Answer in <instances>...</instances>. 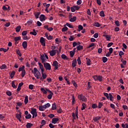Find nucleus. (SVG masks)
Returning <instances> with one entry per match:
<instances>
[{"label":"nucleus","mask_w":128,"mask_h":128,"mask_svg":"<svg viewBox=\"0 0 128 128\" xmlns=\"http://www.w3.org/2000/svg\"><path fill=\"white\" fill-rule=\"evenodd\" d=\"M32 72L34 74L35 78H36L37 80H39V78H40V76H42L40 72V71L38 70V68H34V70H32Z\"/></svg>","instance_id":"nucleus-1"},{"label":"nucleus","mask_w":128,"mask_h":128,"mask_svg":"<svg viewBox=\"0 0 128 128\" xmlns=\"http://www.w3.org/2000/svg\"><path fill=\"white\" fill-rule=\"evenodd\" d=\"M93 78L94 80H99V82H102V76H93Z\"/></svg>","instance_id":"nucleus-2"},{"label":"nucleus","mask_w":128,"mask_h":128,"mask_svg":"<svg viewBox=\"0 0 128 128\" xmlns=\"http://www.w3.org/2000/svg\"><path fill=\"white\" fill-rule=\"evenodd\" d=\"M44 67L46 70H52V66H50V64L48 62L44 63Z\"/></svg>","instance_id":"nucleus-3"},{"label":"nucleus","mask_w":128,"mask_h":128,"mask_svg":"<svg viewBox=\"0 0 128 128\" xmlns=\"http://www.w3.org/2000/svg\"><path fill=\"white\" fill-rule=\"evenodd\" d=\"M40 42L44 46H46V40L44 37H41L40 38Z\"/></svg>","instance_id":"nucleus-4"},{"label":"nucleus","mask_w":128,"mask_h":128,"mask_svg":"<svg viewBox=\"0 0 128 128\" xmlns=\"http://www.w3.org/2000/svg\"><path fill=\"white\" fill-rule=\"evenodd\" d=\"M58 61L54 60L53 62L52 66H54V70H58Z\"/></svg>","instance_id":"nucleus-5"},{"label":"nucleus","mask_w":128,"mask_h":128,"mask_svg":"<svg viewBox=\"0 0 128 128\" xmlns=\"http://www.w3.org/2000/svg\"><path fill=\"white\" fill-rule=\"evenodd\" d=\"M40 22H44L46 20V17L44 14H41L39 17Z\"/></svg>","instance_id":"nucleus-6"},{"label":"nucleus","mask_w":128,"mask_h":128,"mask_svg":"<svg viewBox=\"0 0 128 128\" xmlns=\"http://www.w3.org/2000/svg\"><path fill=\"white\" fill-rule=\"evenodd\" d=\"M42 76H40V80L43 82L44 81V80H46V73H42Z\"/></svg>","instance_id":"nucleus-7"},{"label":"nucleus","mask_w":128,"mask_h":128,"mask_svg":"<svg viewBox=\"0 0 128 128\" xmlns=\"http://www.w3.org/2000/svg\"><path fill=\"white\" fill-rule=\"evenodd\" d=\"M30 114H36V116H38V113L36 112V109L35 108H32L31 109V112H30Z\"/></svg>","instance_id":"nucleus-8"},{"label":"nucleus","mask_w":128,"mask_h":128,"mask_svg":"<svg viewBox=\"0 0 128 128\" xmlns=\"http://www.w3.org/2000/svg\"><path fill=\"white\" fill-rule=\"evenodd\" d=\"M78 107H77L76 112V114H74V113L73 112L72 114V116L74 118H75L76 116L77 118H78Z\"/></svg>","instance_id":"nucleus-9"},{"label":"nucleus","mask_w":128,"mask_h":128,"mask_svg":"<svg viewBox=\"0 0 128 128\" xmlns=\"http://www.w3.org/2000/svg\"><path fill=\"white\" fill-rule=\"evenodd\" d=\"M49 53L50 54V56H56V50H52L49 52Z\"/></svg>","instance_id":"nucleus-10"},{"label":"nucleus","mask_w":128,"mask_h":128,"mask_svg":"<svg viewBox=\"0 0 128 128\" xmlns=\"http://www.w3.org/2000/svg\"><path fill=\"white\" fill-rule=\"evenodd\" d=\"M22 86H24V82H21L19 83L18 88H17L18 92H20V90H22L21 88H22Z\"/></svg>","instance_id":"nucleus-11"},{"label":"nucleus","mask_w":128,"mask_h":128,"mask_svg":"<svg viewBox=\"0 0 128 128\" xmlns=\"http://www.w3.org/2000/svg\"><path fill=\"white\" fill-rule=\"evenodd\" d=\"M103 36H104L106 38V40H110V35L104 34Z\"/></svg>","instance_id":"nucleus-12"},{"label":"nucleus","mask_w":128,"mask_h":128,"mask_svg":"<svg viewBox=\"0 0 128 128\" xmlns=\"http://www.w3.org/2000/svg\"><path fill=\"white\" fill-rule=\"evenodd\" d=\"M22 46H23L24 48H28V42L24 41L22 43Z\"/></svg>","instance_id":"nucleus-13"},{"label":"nucleus","mask_w":128,"mask_h":128,"mask_svg":"<svg viewBox=\"0 0 128 128\" xmlns=\"http://www.w3.org/2000/svg\"><path fill=\"white\" fill-rule=\"evenodd\" d=\"M59 120L58 118H53L52 120V123L56 124L57 122H58Z\"/></svg>","instance_id":"nucleus-14"},{"label":"nucleus","mask_w":128,"mask_h":128,"mask_svg":"<svg viewBox=\"0 0 128 128\" xmlns=\"http://www.w3.org/2000/svg\"><path fill=\"white\" fill-rule=\"evenodd\" d=\"M24 102L25 104H28V96H25Z\"/></svg>","instance_id":"nucleus-15"},{"label":"nucleus","mask_w":128,"mask_h":128,"mask_svg":"<svg viewBox=\"0 0 128 128\" xmlns=\"http://www.w3.org/2000/svg\"><path fill=\"white\" fill-rule=\"evenodd\" d=\"M30 34H32V36H36V29H33L32 32H30Z\"/></svg>","instance_id":"nucleus-16"},{"label":"nucleus","mask_w":128,"mask_h":128,"mask_svg":"<svg viewBox=\"0 0 128 128\" xmlns=\"http://www.w3.org/2000/svg\"><path fill=\"white\" fill-rule=\"evenodd\" d=\"M44 110H46V108H44V106H39V110H40L41 112H44Z\"/></svg>","instance_id":"nucleus-17"},{"label":"nucleus","mask_w":128,"mask_h":128,"mask_svg":"<svg viewBox=\"0 0 128 128\" xmlns=\"http://www.w3.org/2000/svg\"><path fill=\"white\" fill-rule=\"evenodd\" d=\"M52 110H56V103L52 104Z\"/></svg>","instance_id":"nucleus-18"},{"label":"nucleus","mask_w":128,"mask_h":128,"mask_svg":"<svg viewBox=\"0 0 128 128\" xmlns=\"http://www.w3.org/2000/svg\"><path fill=\"white\" fill-rule=\"evenodd\" d=\"M40 90L42 92H43V94H48L46 88L44 89V88H41Z\"/></svg>","instance_id":"nucleus-19"},{"label":"nucleus","mask_w":128,"mask_h":128,"mask_svg":"<svg viewBox=\"0 0 128 128\" xmlns=\"http://www.w3.org/2000/svg\"><path fill=\"white\" fill-rule=\"evenodd\" d=\"M76 66V60H74L72 62V68H74Z\"/></svg>","instance_id":"nucleus-20"},{"label":"nucleus","mask_w":128,"mask_h":128,"mask_svg":"<svg viewBox=\"0 0 128 128\" xmlns=\"http://www.w3.org/2000/svg\"><path fill=\"white\" fill-rule=\"evenodd\" d=\"M100 119V116H94L93 118V120L94 122H98V120Z\"/></svg>","instance_id":"nucleus-21"},{"label":"nucleus","mask_w":128,"mask_h":128,"mask_svg":"<svg viewBox=\"0 0 128 128\" xmlns=\"http://www.w3.org/2000/svg\"><path fill=\"white\" fill-rule=\"evenodd\" d=\"M108 98L111 102H112V100H112L114 98V96H112V94L110 93L109 94Z\"/></svg>","instance_id":"nucleus-22"},{"label":"nucleus","mask_w":128,"mask_h":128,"mask_svg":"<svg viewBox=\"0 0 128 128\" xmlns=\"http://www.w3.org/2000/svg\"><path fill=\"white\" fill-rule=\"evenodd\" d=\"M76 16H74L70 20V22H76Z\"/></svg>","instance_id":"nucleus-23"},{"label":"nucleus","mask_w":128,"mask_h":128,"mask_svg":"<svg viewBox=\"0 0 128 128\" xmlns=\"http://www.w3.org/2000/svg\"><path fill=\"white\" fill-rule=\"evenodd\" d=\"M20 28H22V27L20 26H18L16 28V32H20Z\"/></svg>","instance_id":"nucleus-24"},{"label":"nucleus","mask_w":128,"mask_h":128,"mask_svg":"<svg viewBox=\"0 0 128 128\" xmlns=\"http://www.w3.org/2000/svg\"><path fill=\"white\" fill-rule=\"evenodd\" d=\"M40 14V12H36L34 14V16L36 18H38V16Z\"/></svg>","instance_id":"nucleus-25"},{"label":"nucleus","mask_w":128,"mask_h":128,"mask_svg":"<svg viewBox=\"0 0 128 128\" xmlns=\"http://www.w3.org/2000/svg\"><path fill=\"white\" fill-rule=\"evenodd\" d=\"M80 98L82 102H86V98L83 95H80Z\"/></svg>","instance_id":"nucleus-26"},{"label":"nucleus","mask_w":128,"mask_h":128,"mask_svg":"<svg viewBox=\"0 0 128 128\" xmlns=\"http://www.w3.org/2000/svg\"><path fill=\"white\" fill-rule=\"evenodd\" d=\"M44 106L46 110V108H48L50 106V103H47L46 104L44 105Z\"/></svg>","instance_id":"nucleus-27"},{"label":"nucleus","mask_w":128,"mask_h":128,"mask_svg":"<svg viewBox=\"0 0 128 128\" xmlns=\"http://www.w3.org/2000/svg\"><path fill=\"white\" fill-rule=\"evenodd\" d=\"M100 16L104 17V10H102L100 12Z\"/></svg>","instance_id":"nucleus-28"},{"label":"nucleus","mask_w":128,"mask_h":128,"mask_svg":"<svg viewBox=\"0 0 128 128\" xmlns=\"http://www.w3.org/2000/svg\"><path fill=\"white\" fill-rule=\"evenodd\" d=\"M102 60L103 62H104V64L108 62V58L105 56L102 57Z\"/></svg>","instance_id":"nucleus-29"},{"label":"nucleus","mask_w":128,"mask_h":128,"mask_svg":"<svg viewBox=\"0 0 128 128\" xmlns=\"http://www.w3.org/2000/svg\"><path fill=\"white\" fill-rule=\"evenodd\" d=\"M14 74H16V72L12 71L10 75L11 78H12L14 76Z\"/></svg>","instance_id":"nucleus-30"},{"label":"nucleus","mask_w":128,"mask_h":128,"mask_svg":"<svg viewBox=\"0 0 128 128\" xmlns=\"http://www.w3.org/2000/svg\"><path fill=\"white\" fill-rule=\"evenodd\" d=\"M33 124L32 123H27V124H26V127L27 128H30L31 126H32Z\"/></svg>","instance_id":"nucleus-31"},{"label":"nucleus","mask_w":128,"mask_h":128,"mask_svg":"<svg viewBox=\"0 0 128 128\" xmlns=\"http://www.w3.org/2000/svg\"><path fill=\"white\" fill-rule=\"evenodd\" d=\"M0 70H4V68H6V65L5 64H2V66H0Z\"/></svg>","instance_id":"nucleus-32"},{"label":"nucleus","mask_w":128,"mask_h":128,"mask_svg":"<svg viewBox=\"0 0 128 128\" xmlns=\"http://www.w3.org/2000/svg\"><path fill=\"white\" fill-rule=\"evenodd\" d=\"M52 96H54V93H53V94H48V96H47V98L48 100H52Z\"/></svg>","instance_id":"nucleus-33"},{"label":"nucleus","mask_w":128,"mask_h":128,"mask_svg":"<svg viewBox=\"0 0 128 128\" xmlns=\"http://www.w3.org/2000/svg\"><path fill=\"white\" fill-rule=\"evenodd\" d=\"M94 26H96V28H100V23L98 22H95L94 24Z\"/></svg>","instance_id":"nucleus-34"},{"label":"nucleus","mask_w":128,"mask_h":128,"mask_svg":"<svg viewBox=\"0 0 128 128\" xmlns=\"http://www.w3.org/2000/svg\"><path fill=\"white\" fill-rule=\"evenodd\" d=\"M16 116L17 119H20V118H22V114H20V113L19 114H16Z\"/></svg>","instance_id":"nucleus-35"},{"label":"nucleus","mask_w":128,"mask_h":128,"mask_svg":"<svg viewBox=\"0 0 128 128\" xmlns=\"http://www.w3.org/2000/svg\"><path fill=\"white\" fill-rule=\"evenodd\" d=\"M43 6H46V8H50V4H46V2H44L43 4Z\"/></svg>","instance_id":"nucleus-36"},{"label":"nucleus","mask_w":128,"mask_h":128,"mask_svg":"<svg viewBox=\"0 0 128 128\" xmlns=\"http://www.w3.org/2000/svg\"><path fill=\"white\" fill-rule=\"evenodd\" d=\"M62 58H63L64 60H66L68 58V56H66L64 54H62L61 56Z\"/></svg>","instance_id":"nucleus-37"},{"label":"nucleus","mask_w":128,"mask_h":128,"mask_svg":"<svg viewBox=\"0 0 128 128\" xmlns=\"http://www.w3.org/2000/svg\"><path fill=\"white\" fill-rule=\"evenodd\" d=\"M66 26L70 28H74V26H72V25H70V24L68 23H66Z\"/></svg>","instance_id":"nucleus-38"},{"label":"nucleus","mask_w":128,"mask_h":128,"mask_svg":"<svg viewBox=\"0 0 128 128\" xmlns=\"http://www.w3.org/2000/svg\"><path fill=\"white\" fill-rule=\"evenodd\" d=\"M15 42H18V40H20V36H16L14 38Z\"/></svg>","instance_id":"nucleus-39"},{"label":"nucleus","mask_w":128,"mask_h":128,"mask_svg":"<svg viewBox=\"0 0 128 128\" xmlns=\"http://www.w3.org/2000/svg\"><path fill=\"white\" fill-rule=\"evenodd\" d=\"M26 120H30L32 118V115L30 114H28V115H26L25 116Z\"/></svg>","instance_id":"nucleus-40"},{"label":"nucleus","mask_w":128,"mask_h":128,"mask_svg":"<svg viewBox=\"0 0 128 128\" xmlns=\"http://www.w3.org/2000/svg\"><path fill=\"white\" fill-rule=\"evenodd\" d=\"M24 76H26V70H22V78H24Z\"/></svg>","instance_id":"nucleus-41"},{"label":"nucleus","mask_w":128,"mask_h":128,"mask_svg":"<svg viewBox=\"0 0 128 128\" xmlns=\"http://www.w3.org/2000/svg\"><path fill=\"white\" fill-rule=\"evenodd\" d=\"M24 70V66H22V67L18 68V72H22Z\"/></svg>","instance_id":"nucleus-42"},{"label":"nucleus","mask_w":128,"mask_h":128,"mask_svg":"<svg viewBox=\"0 0 128 128\" xmlns=\"http://www.w3.org/2000/svg\"><path fill=\"white\" fill-rule=\"evenodd\" d=\"M16 54L19 56H22V53L20 52V51L19 50H16Z\"/></svg>","instance_id":"nucleus-43"},{"label":"nucleus","mask_w":128,"mask_h":128,"mask_svg":"<svg viewBox=\"0 0 128 128\" xmlns=\"http://www.w3.org/2000/svg\"><path fill=\"white\" fill-rule=\"evenodd\" d=\"M87 66H90V59L88 58L86 60Z\"/></svg>","instance_id":"nucleus-44"},{"label":"nucleus","mask_w":128,"mask_h":128,"mask_svg":"<svg viewBox=\"0 0 128 128\" xmlns=\"http://www.w3.org/2000/svg\"><path fill=\"white\" fill-rule=\"evenodd\" d=\"M74 56V52L70 51V58H73Z\"/></svg>","instance_id":"nucleus-45"},{"label":"nucleus","mask_w":128,"mask_h":128,"mask_svg":"<svg viewBox=\"0 0 128 128\" xmlns=\"http://www.w3.org/2000/svg\"><path fill=\"white\" fill-rule=\"evenodd\" d=\"M74 102H76V99L74 98V96H72V105L74 104Z\"/></svg>","instance_id":"nucleus-46"},{"label":"nucleus","mask_w":128,"mask_h":128,"mask_svg":"<svg viewBox=\"0 0 128 128\" xmlns=\"http://www.w3.org/2000/svg\"><path fill=\"white\" fill-rule=\"evenodd\" d=\"M28 34V31L27 30H24L22 32V36H26Z\"/></svg>","instance_id":"nucleus-47"},{"label":"nucleus","mask_w":128,"mask_h":128,"mask_svg":"<svg viewBox=\"0 0 128 128\" xmlns=\"http://www.w3.org/2000/svg\"><path fill=\"white\" fill-rule=\"evenodd\" d=\"M46 122L44 120H42L41 122V124H42V126H44V124H46Z\"/></svg>","instance_id":"nucleus-48"},{"label":"nucleus","mask_w":128,"mask_h":128,"mask_svg":"<svg viewBox=\"0 0 128 128\" xmlns=\"http://www.w3.org/2000/svg\"><path fill=\"white\" fill-rule=\"evenodd\" d=\"M12 86L14 88H16V84H14V81H12Z\"/></svg>","instance_id":"nucleus-49"},{"label":"nucleus","mask_w":128,"mask_h":128,"mask_svg":"<svg viewBox=\"0 0 128 128\" xmlns=\"http://www.w3.org/2000/svg\"><path fill=\"white\" fill-rule=\"evenodd\" d=\"M68 28L66 26H64L62 28V32H66L68 30Z\"/></svg>","instance_id":"nucleus-50"},{"label":"nucleus","mask_w":128,"mask_h":128,"mask_svg":"<svg viewBox=\"0 0 128 128\" xmlns=\"http://www.w3.org/2000/svg\"><path fill=\"white\" fill-rule=\"evenodd\" d=\"M110 106L111 108H113V110H115L116 109V106H114V104H110Z\"/></svg>","instance_id":"nucleus-51"},{"label":"nucleus","mask_w":128,"mask_h":128,"mask_svg":"<svg viewBox=\"0 0 128 128\" xmlns=\"http://www.w3.org/2000/svg\"><path fill=\"white\" fill-rule=\"evenodd\" d=\"M92 108H98V105H96V104H92Z\"/></svg>","instance_id":"nucleus-52"},{"label":"nucleus","mask_w":128,"mask_h":128,"mask_svg":"<svg viewBox=\"0 0 128 128\" xmlns=\"http://www.w3.org/2000/svg\"><path fill=\"white\" fill-rule=\"evenodd\" d=\"M94 38H98V33H96L94 34Z\"/></svg>","instance_id":"nucleus-53"},{"label":"nucleus","mask_w":128,"mask_h":128,"mask_svg":"<svg viewBox=\"0 0 128 128\" xmlns=\"http://www.w3.org/2000/svg\"><path fill=\"white\" fill-rule=\"evenodd\" d=\"M115 24H116L117 26H120V22L118 20L115 21Z\"/></svg>","instance_id":"nucleus-54"},{"label":"nucleus","mask_w":128,"mask_h":128,"mask_svg":"<svg viewBox=\"0 0 128 128\" xmlns=\"http://www.w3.org/2000/svg\"><path fill=\"white\" fill-rule=\"evenodd\" d=\"M112 44H114L113 42H110L108 44L107 46L108 48H110V46H112Z\"/></svg>","instance_id":"nucleus-55"},{"label":"nucleus","mask_w":128,"mask_h":128,"mask_svg":"<svg viewBox=\"0 0 128 128\" xmlns=\"http://www.w3.org/2000/svg\"><path fill=\"white\" fill-rule=\"evenodd\" d=\"M82 110H84V108H86V104L84 103L82 104Z\"/></svg>","instance_id":"nucleus-56"},{"label":"nucleus","mask_w":128,"mask_h":128,"mask_svg":"<svg viewBox=\"0 0 128 128\" xmlns=\"http://www.w3.org/2000/svg\"><path fill=\"white\" fill-rule=\"evenodd\" d=\"M27 24H28V26H30V24H32V20H30L29 21H28Z\"/></svg>","instance_id":"nucleus-57"},{"label":"nucleus","mask_w":128,"mask_h":128,"mask_svg":"<svg viewBox=\"0 0 128 128\" xmlns=\"http://www.w3.org/2000/svg\"><path fill=\"white\" fill-rule=\"evenodd\" d=\"M6 94L7 96H12V92H10V91L6 92Z\"/></svg>","instance_id":"nucleus-58"},{"label":"nucleus","mask_w":128,"mask_h":128,"mask_svg":"<svg viewBox=\"0 0 128 128\" xmlns=\"http://www.w3.org/2000/svg\"><path fill=\"white\" fill-rule=\"evenodd\" d=\"M77 61H78V64H80V56L78 57V58L77 59Z\"/></svg>","instance_id":"nucleus-59"},{"label":"nucleus","mask_w":128,"mask_h":128,"mask_svg":"<svg viewBox=\"0 0 128 128\" xmlns=\"http://www.w3.org/2000/svg\"><path fill=\"white\" fill-rule=\"evenodd\" d=\"M48 116L50 118H54V114H50Z\"/></svg>","instance_id":"nucleus-60"},{"label":"nucleus","mask_w":128,"mask_h":128,"mask_svg":"<svg viewBox=\"0 0 128 128\" xmlns=\"http://www.w3.org/2000/svg\"><path fill=\"white\" fill-rule=\"evenodd\" d=\"M23 40H30V38H28V37L26 36H24L23 37Z\"/></svg>","instance_id":"nucleus-61"},{"label":"nucleus","mask_w":128,"mask_h":128,"mask_svg":"<svg viewBox=\"0 0 128 128\" xmlns=\"http://www.w3.org/2000/svg\"><path fill=\"white\" fill-rule=\"evenodd\" d=\"M104 94L105 96H106V98H107L108 100V96H109V94L106 93V92H104Z\"/></svg>","instance_id":"nucleus-62"},{"label":"nucleus","mask_w":128,"mask_h":128,"mask_svg":"<svg viewBox=\"0 0 128 128\" xmlns=\"http://www.w3.org/2000/svg\"><path fill=\"white\" fill-rule=\"evenodd\" d=\"M48 126H49V127L50 128H54V125L52 124V123H50Z\"/></svg>","instance_id":"nucleus-63"},{"label":"nucleus","mask_w":128,"mask_h":128,"mask_svg":"<svg viewBox=\"0 0 128 128\" xmlns=\"http://www.w3.org/2000/svg\"><path fill=\"white\" fill-rule=\"evenodd\" d=\"M42 24V22H40V21L37 22L38 26H41Z\"/></svg>","instance_id":"nucleus-64"}]
</instances>
